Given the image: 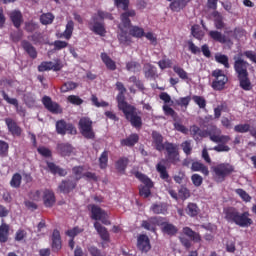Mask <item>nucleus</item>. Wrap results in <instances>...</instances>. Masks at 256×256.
<instances>
[{
    "label": "nucleus",
    "mask_w": 256,
    "mask_h": 256,
    "mask_svg": "<svg viewBox=\"0 0 256 256\" xmlns=\"http://www.w3.org/2000/svg\"><path fill=\"white\" fill-rule=\"evenodd\" d=\"M78 128L85 139H95V131H93V121L91 118L82 117L78 122Z\"/></svg>",
    "instance_id": "obj_8"
},
{
    "label": "nucleus",
    "mask_w": 256,
    "mask_h": 256,
    "mask_svg": "<svg viewBox=\"0 0 256 256\" xmlns=\"http://www.w3.org/2000/svg\"><path fill=\"white\" fill-rule=\"evenodd\" d=\"M22 48L27 52L31 59H37V49L27 40L21 42Z\"/></svg>",
    "instance_id": "obj_30"
},
{
    "label": "nucleus",
    "mask_w": 256,
    "mask_h": 256,
    "mask_svg": "<svg viewBox=\"0 0 256 256\" xmlns=\"http://www.w3.org/2000/svg\"><path fill=\"white\" fill-rule=\"evenodd\" d=\"M107 212L103 210L101 207L93 204L91 205V219L94 221H99Z\"/></svg>",
    "instance_id": "obj_36"
},
{
    "label": "nucleus",
    "mask_w": 256,
    "mask_h": 256,
    "mask_svg": "<svg viewBox=\"0 0 256 256\" xmlns=\"http://www.w3.org/2000/svg\"><path fill=\"white\" fill-rule=\"evenodd\" d=\"M166 151V161L171 165H177L181 161V154L179 153V145L166 141L164 146Z\"/></svg>",
    "instance_id": "obj_5"
},
{
    "label": "nucleus",
    "mask_w": 256,
    "mask_h": 256,
    "mask_svg": "<svg viewBox=\"0 0 256 256\" xmlns=\"http://www.w3.org/2000/svg\"><path fill=\"white\" fill-rule=\"evenodd\" d=\"M143 71L146 79H155L157 75V67H155L151 63L144 64Z\"/></svg>",
    "instance_id": "obj_34"
},
{
    "label": "nucleus",
    "mask_w": 256,
    "mask_h": 256,
    "mask_svg": "<svg viewBox=\"0 0 256 256\" xmlns=\"http://www.w3.org/2000/svg\"><path fill=\"white\" fill-rule=\"evenodd\" d=\"M152 144L154 145L156 151L160 153L165 151V142L163 143V135L157 131L152 132Z\"/></svg>",
    "instance_id": "obj_20"
},
{
    "label": "nucleus",
    "mask_w": 256,
    "mask_h": 256,
    "mask_svg": "<svg viewBox=\"0 0 256 256\" xmlns=\"http://www.w3.org/2000/svg\"><path fill=\"white\" fill-rule=\"evenodd\" d=\"M125 12L120 15L121 23L118 25V29H129L131 27V19L129 17H135L137 12L135 10H124Z\"/></svg>",
    "instance_id": "obj_16"
},
{
    "label": "nucleus",
    "mask_w": 256,
    "mask_h": 256,
    "mask_svg": "<svg viewBox=\"0 0 256 256\" xmlns=\"http://www.w3.org/2000/svg\"><path fill=\"white\" fill-rule=\"evenodd\" d=\"M57 151L62 157H69L73 153V146L69 143L57 144Z\"/></svg>",
    "instance_id": "obj_28"
},
{
    "label": "nucleus",
    "mask_w": 256,
    "mask_h": 256,
    "mask_svg": "<svg viewBox=\"0 0 256 256\" xmlns=\"http://www.w3.org/2000/svg\"><path fill=\"white\" fill-rule=\"evenodd\" d=\"M209 139L213 143H220L221 145H227V143L231 141V136L221 135V129H219L216 125H212L210 126Z\"/></svg>",
    "instance_id": "obj_10"
},
{
    "label": "nucleus",
    "mask_w": 256,
    "mask_h": 256,
    "mask_svg": "<svg viewBox=\"0 0 256 256\" xmlns=\"http://www.w3.org/2000/svg\"><path fill=\"white\" fill-rule=\"evenodd\" d=\"M235 133H249L251 131V125L250 124H237L234 126Z\"/></svg>",
    "instance_id": "obj_58"
},
{
    "label": "nucleus",
    "mask_w": 256,
    "mask_h": 256,
    "mask_svg": "<svg viewBox=\"0 0 256 256\" xmlns=\"http://www.w3.org/2000/svg\"><path fill=\"white\" fill-rule=\"evenodd\" d=\"M88 253L91 256H107V253L101 251L97 246H88Z\"/></svg>",
    "instance_id": "obj_61"
},
{
    "label": "nucleus",
    "mask_w": 256,
    "mask_h": 256,
    "mask_svg": "<svg viewBox=\"0 0 256 256\" xmlns=\"http://www.w3.org/2000/svg\"><path fill=\"white\" fill-rule=\"evenodd\" d=\"M154 221H156L158 227H161V231L162 233H164V235H168L169 237H175V235H177V233H179V228H177V226H175V224L160 220L157 221V218H154Z\"/></svg>",
    "instance_id": "obj_12"
},
{
    "label": "nucleus",
    "mask_w": 256,
    "mask_h": 256,
    "mask_svg": "<svg viewBox=\"0 0 256 256\" xmlns=\"http://www.w3.org/2000/svg\"><path fill=\"white\" fill-rule=\"evenodd\" d=\"M118 41L122 45H127V43H131V37H129V34L125 28L120 29V33L118 34Z\"/></svg>",
    "instance_id": "obj_46"
},
{
    "label": "nucleus",
    "mask_w": 256,
    "mask_h": 256,
    "mask_svg": "<svg viewBox=\"0 0 256 256\" xmlns=\"http://www.w3.org/2000/svg\"><path fill=\"white\" fill-rule=\"evenodd\" d=\"M136 247L142 253H149L151 251V240L146 234H140L137 237Z\"/></svg>",
    "instance_id": "obj_14"
},
{
    "label": "nucleus",
    "mask_w": 256,
    "mask_h": 256,
    "mask_svg": "<svg viewBox=\"0 0 256 256\" xmlns=\"http://www.w3.org/2000/svg\"><path fill=\"white\" fill-rule=\"evenodd\" d=\"M46 165L48 171H50L52 175H59V177L67 176V170L61 168L60 166H57L55 162H46Z\"/></svg>",
    "instance_id": "obj_24"
},
{
    "label": "nucleus",
    "mask_w": 256,
    "mask_h": 256,
    "mask_svg": "<svg viewBox=\"0 0 256 256\" xmlns=\"http://www.w3.org/2000/svg\"><path fill=\"white\" fill-rule=\"evenodd\" d=\"M129 165V158L127 157H120L115 162V168L118 171V173H122L125 175V171L127 170V166Z\"/></svg>",
    "instance_id": "obj_33"
},
{
    "label": "nucleus",
    "mask_w": 256,
    "mask_h": 256,
    "mask_svg": "<svg viewBox=\"0 0 256 256\" xmlns=\"http://www.w3.org/2000/svg\"><path fill=\"white\" fill-rule=\"evenodd\" d=\"M55 21V15L51 12L43 13L40 15V23L42 25H51Z\"/></svg>",
    "instance_id": "obj_43"
},
{
    "label": "nucleus",
    "mask_w": 256,
    "mask_h": 256,
    "mask_svg": "<svg viewBox=\"0 0 256 256\" xmlns=\"http://www.w3.org/2000/svg\"><path fill=\"white\" fill-rule=\"evenodd\" d=\"M212 77H214V81L211 83L212 89L214 91H223L225 89V85L229 82V77H227L225 72L221 69L212 71Z\"/></svg>",
    "instance_id": "obj_7"
},
{
    "label": "nucleus",
    "mask_w": 256,
    "mask_h": 256,
    "mask_svg": "<svg viewBox=\"0 0 256 256\" xmlns=\"http://www.w3.org/2000/svg\"><path fill=\"white\" fill-rule=\"evenodd\" d=\"M224 219L227 223H234L238 227H251L253 219L249 218V211L239 212V209L229 206L223 209Z\"/></svg>",
    "instance_id": "obj_3"
},
{
    "label": "nucleus",
    "mask_w": 256,
    "mask_h": 256,
    "mask_svg": "<svg viewBox=\"0 0 256 256\" xmlns=\"http://www.w3.org/2000/svg\"><path fill=\"white\" fill-rule=\"evenodd\" d=\"M180 147L185 153V155L189 156L193 153V146L191 145V140H186L180 144Z\"/></svg>",
    "instance_id": "obj_54"
},
{
    "label": "nucleus",
    "mask_w": 256,
    "mask_h": 256,
    "mask_svg": "<svg viewBox=\"0 0 256 256\" xmlns=\"http://www.w3.org/2000/svg\"><path fill=\"white\" fill-rule=\"evenodd\" d=\"M189 197H191V191L187 187L182 186L178 190V199L186 201V199H189Z\"/></svg>",
    "instance_id": "obj_55"
},
{
    "label": "nucleus",
    "mask_w": 256,
    "mask_h": 256,
    "mask_svg": "<svg viewBox=\"0 0 256 256\" xmlns=\"http://www.w3.org/2000/svg\"><path fill=\"white\" fill-rule=\"evenodd\" d=\"M210 39H213V41H216L217 43H227V39L225 38V35H223L221 32L217 30H211L208 33Z\"/></svg>",
    "instance_id": "obj_40"
},
{
    "label": "nucleus",
    "mask_w": 256,
    "mask_h": 256,
    "mask_svg": "<svg viewBox=\"0 0 256 256\" xmlns=\"http://www.w3.org/2000/svg\"><path fill=\"white\" fill-rule=\"evenodd\" d=\"M77 187V181L71 180V179H65L62 180L61 183L58 186V189L60 193H63L64 195H69L71 191L76 189Z\"/></svg>",
    "instance_id": "obj_17"
},
{
    "label": "nucleus",
    "mask_w": 256,
    "mask_h": 256,
    "mask_svg": "<svg viewBox=\"0 0 256 256\" xmlns=\"http://www.w3.org/2000/svg\"><path fill=\"white\" fill-rule=\"evenodd\" d=\"M190 135L194 141H199V139H207L211 135V127L207 130H202L197 125L190 126Z\"/></svg>",
    "instance_id": "obj_13"
},
{
    "label": "nucleus",
    "mask_w": 256,
    "mask_h": 256,
    "mask_svg": "<svg viewBox=\"0 0 256 256\" xmlns=\"http://www.w3.org/2000/svg\"><path fill=\"white\" fill-rule=\"evenodd\" d=\"M212 171L214 173V181L216 183H223L235 171V167L229 163H220L214 166Z\"/></svg>",
    "instance_id": "obj_4"
},
{
    "label": "nucleus",
    "mask_w": 256,
    "mask_h": 256,
    "mask_svg": "<svg viewBox=\"0 0 256 256\" xmlns=\"http://www.w3.org/2000/svg\"><path fill=\"white\" fill-rule=\"evenodd\" d=\"M116 101L118 103V109L122 111L126 121L135 129H141L143 127L141 111L137 110V107L127 103L125 100V92H119L116 96Z\"/></svg>",
    "instance_id": "obj_2"
},
{
    "label": "nucleus",
    "mask_w": 256,
    "mask_h": 256,
    "mask_svg": "<svg viewBox=\"0 0 256 256\" xmlns=\"http://www.w3.org/2000/svg\"><path fill=\"white\" fill-rule=\"evenodd\" d=\"M159 68L164 71V69H171L173 67V61L169 58H163L162 60L158 61Z\"/></svg>",
    "instance_id": "obj_57"
},
{
    "label": "nucleus",
    "mask_w": 256,
    "mask_h": 256,
    "mask_svg": "<svg viewBox=\"0 0 256 256\" xmlns=\"http://www.w3.org/2000/svg\"><path fill=\"white\" fill-rule=\"evenodd\" d=\"M129 33L132 37H136L137 39L145 37V30L139 26H132L129 30Z\"/></svg>",
    "instance_id": "obj_45"
},
{
    "label": "nucleus",
    "mask_w": 256,
    "mask_h": 256,
    "mask_svg": "<svg viewBox=\"0 0 256 256\" xmlns=\"http://www.w3.org/2000/svg\"><path fill=\"white\" fill-rule=\"evenodd\" d=\"M128 81L129 83H134L135 87H137L141 93L145 92V84H143V81L139 80L137 76H131Z\"/></svg>",
    "instance_id": "obj_56"
},
{
    "label": "nucleus",
    "mask_w": 256,
    "mask_h": 256,
    "mask_svg": "<svg viewBox=\"0 0 256 256\" xmlns=\"http://www.w3.org/2000/svg\"><path fill=\"white\" fill-rule=\"evenodd\" d=\"M156 171H158L160 173V177L164 181H167V179H169V172H167V167H165V165H163L161 162H159L156 165Z\"/></svg>",
    "instance_id": "obj_51"
},
{
    "label": "nucleus",
    "mask_w": 256,
    "mask_h": 256,
    "mask_svg": "<svg viewBox=\"0 0 256 256\" xmlns=\"http://www.w3.org/2000/svg\"><path fill=\"white\" fill-rule=\"evenodd\" d=\"M185 211L189 217H197L199 215V206L196 203L190 202Z\"/></svg>",
    "instance_id": "obj_41"
},
{
    "label": "nucleus",
    "mask_w": 256,
    "mask_h": 256,
    "mask_svg": "<svg viewBox=\"0 0 256 256\" xmlns=\"http://www.w3.org/2000/svg\"><path fill=\"white\" fill-rule=\"evenodd\" d=\"M52 45L54 46V51H61L62 49L69 47V43L63 40H56Z\"/></svg>",
    "instance_id": "obj_60"
},
{
    "label": "nucleus",
    "mask_w": 256,
    "mask_h": 256,
    "mask_svg": "<svg viewBox=\"0 0 256 256\" xmlns=\"http://www.w3.org/2000/svg\"><path fill=\"white\" fill-rule=\"evenodd\" d=\"M52 251L54 253H58V251H61L63 244L61 242V232L59 230L54 229L52 233Z\"/></svg>",
    "instance_id": "obj_21"
},
{
    "label": "nucleus",
    "mask_w": 256,
    "mask_h": 256,
    "mask_svg": "<svg viewBox=\"0 0 256 256\" xmlns=\"http://www.w3.org/2000/svg\"><path fill=\"white\" fill-rule=\"evenodd\" d=\"M100 57L104 65L107 67V69H109V71H115L117 69V63H115V61L111 59V57L107 53L102 52Z\"/></svg>",
    "instance_id": "obj_32"
},
{
    "label": "nucleus",
    "mask_w": 256,
    "mask_h": 256,
    "mask_svg": "<svg viewBox=\"0 0 256 256\" xmlns=\"http://www.w3.org/2000/svg\"><path fill=\"white\" fill-rule=\"evenodd\" d=\"M55 193L49 189L44 190L43 203L45 207H53L55 205Z\"/></svg>",
    "instance_id": "obj_25"
},
{
    "label": "nucleus",
    "mask_w": 256,
    "mask_h": 256,
    "mask_svg": "<svg viewBox=\"0 0 256 256\" xmlns=\"http://www.w3.org/2000/svg\"><path fill=\"white\" fill-rule=\"evenodd\" d=\"M137 143H139V134L137 133L130 134L129 137L120 141L122 147H135Z\"/></svg>",
    "instance_id": "obj_27"
},
{
    "label": "nucleus",
    "mask_w": 256,
    "mask_h": 256,
    "mask_svg": "<svg viewBox=\"0 0 256 256\" xmlns=\"http://www.w3.org/2000/svg\"><path fill=\"white\" fill-rule=\"evenodd\" d=\"M5 124L8 127L9 133H11L13 137H21L23 129H21L20 126L17 125V122L15 120H13L12 118H6Z\"/></svg>",
    "instance_id": "obj_18"
},
{
    "label": "nucleus",
    "mask_w": 256,
    "mask_h": 256,
    "mask_svg": "<svg viewBox=\"0 0 256 256\" xmlns=\"http://www.w3.org/2000/svg\"><path fill=\"white\" fill-rule=\"evenodd\" d=\"M189 103H191V96L181 97L179 100H176V105L179 107H189Z\"/></svg>",
    "instance_id": "obj_64"
},
{
    "label": "nucleus",
    "mask_w": 256,
    "mask_h": 256,
    "mask_svg": "<svg viewBox=\"0 0 256 256\" xmlns=\"http://www.w3.org/2000/svg\"><path fill=\"white\" fill-rule=\"evenodd\" d=\"M134 176L136 179H139L143 185L139 186V195L140 197H144V199H147V197L151 196V189H153V181L150 180V178L147 177V175L136 171L134 173Z\"/></svg>",
    "instance_id": "obj_6"
},
{
    "label": "nucleus",
    "mask_w": 256,
    "mask_h": 256,
    "mask_svg": "<svg viewBox=\"0 0 256 256\" xmlns=\"http://www.w3.org/2000/svg\"><path fill=\"white\" fill-rule=\"evenodd\" d=\"M94 228L96 229L98 235H100L102 241H110L111 237L109 235V231L105 226L101 225V223L99 222H95Z\"/></svg>",
    "instance_id": "obj_29"
},
{
    "label": "nucleus",
    "mask_w": 256,
    "mask_h": 256,
    "mask_svg": "<svg viewBox=\"0 0 256 256\" xmlns=\"http://www.w3.org/2000/svg\"><path fill=\"white\" fill-rule=\"evenodd\" d=\"M243 55L246 59L256 64V53L253 50H248L244 51L243 54L239 53L233 56V69L238 79L240 89H243V91H252L253 83H251V78H249V67H251V64L243 59Z\"/></svg>",
    "instance_id": "obj_1"
},
{
    "label": "nucleus",
    "mask_w": 256,
    "mask_h": 256,
    "mask_svg": "<svg viewBox=\"0 0 256 256\" xmlns=\"http://www.w3.org/2000/svg\"><path fill=\"white\" fill-rule=\"evenodd\" d=\"M173 71L178 75L180 79H183V81H187L189 79V75L187 74V71L185 69L181 68V66L175 65L173 66Z\"/></svg>",
    "instance_id": "obj_52"
},
{
    "label": "nucleus",
    "mask_w": 256,
    "mask_h": 256,
    "mask_svg": "<svg viewBox=\"0 0 256 256\" xmlns=\"http://www.w3.org/2000/svg\"><path fill=\"white\" fill-rule=\"evenodd\" d=\"M89 29L95 33V35H100V37H105L107 30L105 29V23L99 22L97 15H93L91 21L89 22Z\"/></svg>",
    "instance_id": "obj_11"
},
{
    "label": "nucleus",
    "mask_w": 256,
    "mask_h": 256,
    "mask_svg": "<svg viewBox=\"0 0 256 256\" xmlns=\"http://www.w3.org/2000/svg\"><path fill=\"white\" fill-rule=\"evenodd\" d=\"M109 163V152L104 150L99 157V167L100 169H107Z\"/></svg>",
    "instance_id": "obj_47"
},
{
    "label": "nucleus",
    "mask_w": 256,
    "mask_h": 256,
    "mask_svg": "<svg viewBox=\"0 0 256 256\" xmlns=\"http://www.w3.org/2000/svg\"><path fill=\"white\" fill-rule=\"evenodd\" d=\"M55 129L57 135H77V128H75V125H73V123H67L65 119L56 121Z\"/></svg>",
    "instance_id": "obj_9"
},
{
    "label": "nucleus",
    "mask_w": 256,
    "mask_h": 256,
    "mask_svg": "<svg viewBox=\"0 0 256 256\" xmlns=\"http://www.w3.org/2000/svg\"><path fill=\"white\" fill-rule=\"evenodd\" d=\"M74 30H75V22H73V20H69L66 24V28L64 32L59 34L57 37L58 39H66V41H69V39L73 37Z\"/></svg>",
    "instance_id": "obj_23"
},
{
    "label": "nucleus",
    "mask_w": 256,
    "mask_h": 256,
    "mask_svg": "<svg viewBox=\"0 0 256 256\" xmlns=\"http://www.w3.org/2000/svg\"><path fill=\"white\" fill-rule=\"evenodd\" d=\"M42 104L44 105L45 109L54 115H58V113H63L61 106L57 102H53L51 97L44 96L42 98Z\"/></svg>",
    "instance_id": "obj_15"
},
{
    "label": "nucleus",
    "mask_w": 256,
    "mask_h": 256,
    "mask_svg": "<svg viewBox=\"0 0 256 256\" xmlns=\"http://www.w3.org/2000/svg\"><path fill=\"white\" fill-rule=\"evenodd\" d=\"M1 95L4 99V101L9 103V105H14V107L17 109L18 113L25 114V110H19V100H17L16 98H10L9 94L7 92H5V90L1 91Z\"/></svg>",
    "instance_id": "obj_37"
},
{
    "label": "nucleus",
    "mask_w": 256,
    "mask_h": 256,
    "mask_svg": "<svg viewBox=\"0 0 256 256\" xmlns=\"http://www.w3.org/2000/svg\"><path fill=\"white\" fill-rule=\"evenodd\" d=\"M21 181H23V176L19 173H15L10 180V186L13 187V189H19V187H21Z\"/></svg>",
    "instance_id": "obj_49"
},
{
    "label": "nucleus",
    "mask_w": 256,
    "mask_h": 256,
    "mask_svg": "<svg viewBox=\"0 0 256 256\" xmlns=\"http://www.w3.org/2000/svg\"><path fill=\"white\" fill-rule=\"evenodd\" d=\"M9 224L3 222L0 225V243H7L9 241Z\"/></svg>",
    "instance_id": "obj_38"
},
{
    "label": "nucleus",
    "mask_w": 256,
    "mask_h": 256,
    "mask_svg": "<svg viewBox=\"0 0 256 256\" xmlns=\"http://www.w3.org/2000/svg\"><path fill=\"white\" fill-rule=\"evenodd\" d=\"M215 61L216 63H220V65H223L225 69L231 68V65L229 64V57L225 54H216Z\"/></svg>",
    "instance_id": "obj_42"
},
{
    "label": "nucleus",
    "mask_w": 256,
    "mask_h": 256,
    "mask_svg": "<svg viewBox=\"0 0 256 256\" xmlns=\"http://www.w3.org/2000/svg\"><path fill=\"white\" fill-rule=\"evenodd\" d=\"M83 171H85V166H74L72 168V173L75 177L74 181H76V183L77 181H81V179L84 178L83 175H85V173H83Z\"/></svg>",
    "instance_id": "obj_44"
},
{
    "label": "nucleus",
    "mask_w": 256,
    "mask_h": 256,
    "mask_svg": "<svg viewBox=\"0 0 256 256\" xmlns=\"http://www.w3.org/2000/svg\"><path fill=\"white\" fill-rule=\"evenodd\" d=\"M190 169L191 171H199L200 173L205 175V177H208L209 175V167L199 161H194Z\"/></svg>",
    "instance_id": "obj_35"
},
{
    "label": "nucleus",
    "mask_w": 256,
    "mask_h": 256,
    "mask_svg": "<svg viewBox=\"0 0 256 256\" xmlns=\"http://www.w3.org/2000/svg\"><path fill=\"white\" fill-rule=\"evenodd\" d=\"M182 232L186 235V237H189L190 241H193V243H201V234H199V232H195L188 226L184 227Z\"/></svg>",
    "instance_id": "obj_26"
},
{
    "label": "nucleus",
    "mask_w": 256,
    "mask_h": 256,
    "mask_svg": "<svg viewBox=\"0 0 256 256\" xmlns=\"http://www.w3.org/2000/svg\"><path fill=\"white\" fill-rule=\"evenodd\" d=\"M10 21H12L14 27L16 29H20L21 25H23V13L21 10H13L9 13Z\"/></svg>",
    "instance_id": "obj_22"
},
{
    "label": "nucleus",
    "mask_w": 256,
    "mask_h": 256,
    "mask_svg": "<svg viewBox=\"0 0 256 256\" xmlns=\"http://www.w3.org/2000/svg\"><path fill=\"white\" fill-rule=\"evenodd\" d=\"M236 195H239V197L242 199V201H245V203H249L251 202V196L249 195V193H247V191L238 188L235 190Z\"/></svg>",
    "instance_id": "obj_59"
},
{
    "label": "nucleus",
    "mask_w": 256,
    "mask_h": 256,
    "mask_svg": "<svg viewBox=\"0 0 256 256\" xmlns=\"http://www.w3.org/2000/svg\"><path fill=\"white\" fill-rule=\"evenodd\" d=\"M73 89H77V83L70 81V82H66L62 85L61 92L67 93L69 91H73Z\"/></svg>",
    "instance_id": "obj_63"
},
{
    "label": "nucleus",
    "mask_w": 256,
    "mask_h": 256,
    "mask_svg": "<svg viewBox=\"0 0 256 256\" xmlns=\"http://www.w3.org/2000/svg\"><path fill=\"white\" fill-rule=\"evenodd\" d=\"M9 155V143L0 140V157H7Z\"/></svg>",
    "instance_id": "obj_62"
},
{
    "label": "nucleus",
    "mask_w": 256,
    "mask_h": 256,
    "mask_svg": "<svg viewBox=\"0 0 256 256\" xmlns=\"http://www.w3.org/2000/svg\"><path fill=\"white\" fill-rule=\"evenodd\" d=\"M155 219H157L158 223L165 220L163 217H151L149 220H143L141 226L143 229H146V231L155 233V231H157V221Z\"/></svg>",
    "instance_id": "obj_19"
},
{
    "label": "nucleus",
    "mask_w": 256,
    "mask_h": 256,
    "mask_svg": "<svg viewBox=\"0 0 256 256\" xmlns=\"http://www.w3.org/2000/svg\"><path fill=\"white\" fill-rule=\"evenodd\" d=\"M126 70L131 73H139L141 71V64L136 61H130L126 63Z\"/></svg>",
    "instance_id": "obj_50"
},
{
    "label": "nucleus",
    "mask_w": 256,
    "mask_h": 256,
    "mask_svg": "<svg viewBox=\"0 0 256 256\" xmlns=\"http://www.w3.org/2000/svg\"><path fill=\"white\" fill-rule=\"evenodd\" d=\"M213 17H215L214 19L215 27L219 30L225 29V22H223V16H221V14L218 11L213 13Z\"/></svg>",
    "instance_id": "obj_48"
},
{
    "label": "nucleus",
    "mask_w": 256,
    "mask_h": 256,
    "mask_svg": "<svg viewBox=\"0 0 256 256\" xmlns=\"http://www.w3.org/2000/svg\"><path fill=\"white\" fill-rule=\"evenodd\" d=\"M192 100L196 105H198L199 109H205L207 107V100L203 96H192Z\"/></svg>",
    "instance_id": "obj_53"
},
{
    "label": "nucleus",
    "mask_w": 256,
    "mask_h": 256,
    "mask_svg": "<svg viewBox=\"0 0 256 256\" xmlns=\"http://www.w3.org/2000/svg\"><path fill=\"white\" fill-rule=\"evenodd\" d=\"M191 0H174L170 3L169 8L171 11H174L176 13H179V11H182V9H185L187 7V4Z\"/></svg>",
    "instance_id": "obj_31"
},
{
    "label": "nucleus",
    "mask_w": 256,
    "mask_h": 256,
    "mask_svg": "<svg viewBox=\"0 0 256 256\" xmlns=\"http://www.w3.org/2000/svg\"><path fill=\"white\" fill-rule=\"evenodd\" d=\"M150 209L155 215H165V213H167V204L155 203V204H152Z\"/></svg>",
    "instance_id": "obj_39"
}]
</instances>
